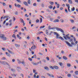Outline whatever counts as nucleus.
I'll use <instances>...</instances> for the list:
<instances>
[{"label": "nucleus", "instance_id": "f257e3e1", "mask_svg": "<svg viewBox=\"0 0 78 78\" xmlns=\"http://www.w3.org/2000/svg\"><path fill=\"white\" fill-rule=\"evenodd\" d=\"M55 29H56L57 31H60L62 33H64V30H62V29L58 28L56 27H54L51 28V30H55Z\"/></svg>", "mask_w": 78, "mask_h": 78}, {"label": "nucleus", "instance_id": "f03ea898", "mask_svg": "<svg viewBox=\"0 0 78 78\" xmlns=\"http://www.w3.org/2000/svg\"><path fill=\"white\" fill-rule=\"evenodd\" d=\"M18 63L20 64H22L23 66H25V62L24 61H20L19 60H18Z\"/></svg>", "mask_w": 78, "mask_h": 78}, {"label": "nucleus", "instance_id": "7ed1b4c3", "mask_svg": "<svg viewBox=\"0 0 78 78\" xmlns=\"http://www.w3.org/2000/svg\"><path fill=\"white\" fill-rule=\"evenodd\" d=\"M53 33L54 35H56V39H58V36H59L60 35H59V34H58V33L57 32H53Z\"/></svg>", "mask_w": 78, "mask_h": 78}, {"label": "nucleus", "instance_id": "20e7f679", "mask_svg": "<svg viewBox=\"0 0 78 78\" xmlns=\"http://www.w3.org/2000/svg\"><path fill=\"white\" fill-rule=\"evenodd\" d=\"M65 41L66 43V44H67L68 45H69V47H72V45L70 44L69 42L66 41Z\"/></svg>", "mask_w": 78, "mask_h": 78}, {"label": "nucleus", "instance_id": "39448f33", "mask_svg": "<svg viewBox=\"0 0 78 78\" xmlns=\"http://www.w3.org/2000/svg\"><path fill=\"white\" fill-rule=\"evenodd\" d=\"M58 64H59V65H60V66H61V67L62 68H64V66H62L63 65V63H62L61 62H60L58 63Z\"/></svg>", "mask_w": 78, "mask_h": 78}, {"label": "nucleus", "instance_id": "423d86ee", "mask_svg": "<svg viewBox=\"0 0 78 78\" xmlns=\"http://www.w3.org/2000/svg\"><path fill=\"white\" fill-rule=\"evenodd\" d=\"M6 62H2L0 61V63L3 65H6Z\"/></svg>", "mask_w": 78, "mask_h": 78}, {"label": "nucleus", "instance_id": "0eeeda50", "mask_svg": "<svg viewBox=\"0 0 78 78\" xmlns=\"http://www.w3.org/2000/svg\"><path fill=\"white\" fill-rule=\"evenodd\" d=\"M44 68L45 70H47V71H48L49 70V68L47 66H45L44 67Z\"/></svg>", "mask_w": 78, "mask_h": 78}, {"label": "nucleus", "instance_id": "6e6552de", "mask_svg": "<svg viewBox=\"0 0 78 78\" xmlns=\"http://www.w3.org/2000/svg\"><path fill=\"white\" fill-rule=\"evenodd\" d=\"M7 50L10 53H11V54H12V55H14V53L11 51L10 50Z\"/></svg>", "mask_w": 78, "mask_h": 78}, {"label": "nucleus", "instance_id": "1a4fd4ad", "mask_svg": "<svg viewBox=\"0 0 78 78\" xmlns=\"http://www.w3.org/2000/svg\"><path fill=\"white\" fill-rule=\"evenodd\" d=\"M33 48L34 50L36 48V46L35 45H33L31 47V49H33Z\"/></svg>", "mask_w": 78, "mask_h": 78}, {"label": "nucleus", "instance_id": "9d476101", "mask_svg": "<svg viewBox=\"0 0 78 78\" xmlns=\"http://www.w3.org/2000/svg\"><path fill=\"white\" fill-rule=\"evenodd\" d=\"M0 36L2 38V39L3 38L5 37V35L3 34H0Z\"/></svg>", "mask_w": 78, "mask_h": 78}, {"label": "nucleus", "instance_id": "9b49d317", "mask_svg": "<svg viewBox=\"0 0 78 78\" xmlns=\"http://www.w3.org/2000/svg\"><path fill=\"white\" fill-rule=\"evenodd\" d=\"M54 68H55V69H56V70H58V69H59V67H58V66H54Z\"/></svg>", "mask_w": 78, "mask_h": 78}, {"label": "nucleus", "instance_id": "f8f14e48", "mask_svg": "<svg viewBox=\"0 0 78 78\" xmlns=\"http://www.w3.org/2000/svg\"><path fill=\"white\" fill-rule=\"evenodd\" d=\"M5 54H6V55H7L8 56H9V57H10V56H11L10 54H9L8 53V52H5Z\"/></svg>", "mask_w": 78, "mask_h": 78}, {"label": "nucleus", "instance_id": "ddd939ff", "mask_svg": "<svg viewBox=\"0 0 78 78\" xmlns=\"http://www.w3.org/2000/svg\"><path fill=\"white\" fill-rule=\"evenodd\" d=\"M23 3L26 6H28V3L26 2H23Z\"/></svg>", "mask_w": 78, "mask_h": 78}, {"label": "nucleus", "instance_id": "4468645a", "mask_svg": "<svg viewBox=\"0 0 78 78\" xmlns=\"http://www.w3.org/2000/svg\"><path fill=\"white\" fill-rule=\"evenodd\" d=\"M63 58L64 59H65V60H67V57L65 56H63Z\"/></svg>", "mask_w": 78, "mask_h": 78}, {"label": "nucleus", "instance_id": "2eb2a0df", "mask_svg": "<svg viewBox=\"0 0 78 78\" xmlns=\"http://www.w3.org/2000/svg\"><path fill=\"white\" fill-rule=\"evenodd\" d=\"M68 2L70 4H72V1L71 0H69Z\"/></svg>", "mask_w": 78, "mask_h": 78}, {"label": "nucleus", "instance_id": "dca6fc26", "mask_svg": "<svg viewBox=\"0 0 78 78\" xmlns=\"http://www.w3.org/2000/svg\"><path fill=\"white\" fill-rule=\"evenodd\" d=\"M32 63L33 65H35V66H37V63H35L34 62H32Z\"/></svg>", "mask_w": 78, "mask_h": 78}, {"label": "nucleus", "instance_id": "f3484780", "mask_svg": "<svg viewBox=\"0 0 78 78\" xmlns=\"http://www.w3.org/2000/svg\"><path fill=\"white\" fill-rule=\"evenodd\" d=\"M5 19H7L8 18H9V19H10V17L9 16H5Z\"/></svg>", "mask_w": 78, "mask_h": 78}, {"label": "nucleus", "instance_id": "a211bd4d", "mask_svg": "<svg viewBox=\"0 0 78 78\" xmlns=\"http://www.w3.org/2000/svg\"><path fill=\"white\" fill-rule=\"evenodd\" d=\"M54 22L56 23V22H59V20L57 19L55 20L54 21Z\"/></svg>", "mask_w": 78, "mask_h": 78}, {"label": "nucleus", "instance_id": "6ab92c4d", "mask_svg": "<svg viewBox=\"0 0 78 78\" xmlns=\"http://www.w3.org/2000/svg\"><path fill=\"white\" fill-rule=\"evenodd\" d=\"M2 39L3 40H4V41H6V39H7V38L6 37H4L2 38Z\"/></svg>", "mask_w": 78, "mask_h": 78}, {"label": "nucleus", "instance_id": "aec40b11", "mask_svg": "<svg viewBox=\"0 0 78 78\" xmlns=\"http://www.w3.org/2000/svg\"><path fill=\"white\" fill-rule=\"evenodd\" d=\"M16 37H18V39H21V37H20V36H19V34H17V35Z\"/></svg>", "mask_w": 78, "mask_h": 78}, {"label": "nucleus", "instance_id": "412c9836", "mask_svg": "<svg viewBox=\"0 0 78 78\" xmlns=\"http://www.w3.org/2000/svg\"><path fill=\"white\" fill-rule=\"evenodd\" d=\"M59 39H60L61 40H63V41H64V39L61 36H60L59 37Z\"/></svg>", "mask_w": 78, "mask_h": 78}, {"label": "nucleus", "instance_id": "4be33fe9", "mask_svg": "<svg viewBox=\"0 0 78 78\" xmlns=\"http://www.w3.org/2000/svg\"><path fill=\"white\" fill-rule=\"evenodd\" d=\"M48 8H49V9H52V8H53V6L51 5H49L48 6Z\"/></svg>", "mask_w": 78, "mask_h": 78}, {"label": "nucleus", "instance_id": "5701e85b", "mask_svg": "<svg viewBox=\"0 0 78 78\" xmlns=\"http://www.w3.org/2000/svg\"><path fill=\"white\" fill-rule=\"evenodd\" d=\"M67 66L68 67H70V66H71V65H70V64L69 63H67Z\"/></svg>", "mask_w": 78, "mask_h": 78}, {"label": "nucleus", "instance_id": "b1692460", "mask_svg": "<svg viewBox=\"0 0 78 78\" xmlns=\"http://www.w3.org/2000/svg\"><path fill=\"white\" fill-rule=\"evenodd\" d=\"M15 45L16 47H19L20 46V45L17 44H15Z\"/></svg>", "mask_w": 78, "mask_h": 78}, {"label": "nucleus", "instance_id": "393cba45", "mask_svg": "<svg viewBox=\"0 0 78 78\" xmlns=\"http://www.w3.org/2000/svg\"><path fill=\"white\" fill-rule=\"evenodd\" d=\"M34 58H36V55H34L31 58H32L33 59L34 58Z\"/></svg>", "mask_w": 78, "mask_h": 78}, {"label": "nucleus", "instance_id": "a878e982", "mask_svg": "<svg viewBox=\"0 0 78 78\" xmlns=\"http://www.w3.org/2000/svg\"><path fill=\"white\" fill-rule=\"evenodd\" d=\"M67 76L69 77H71V74H70V73H68L67 75Z\"/></svg>", "mask_w": 78, "mask_h": 78}, {"label": "nucleus", "instance_id": "bb28decb", "mask_svg": "<svg viewBox=\"0 0 78 78\" xmlns=\"http://www.w3.org/2000/svg\"><path fill=\"white\" fill-rule=\"evenodd\" d=\"M75 73L76 75H78V71H76L75 72Z\"/></svg>", "mask_w": 78, "mask_h": 78}, {"label": "nucleus", "instance_id": "cd10ccee", "mask_svg": "<svg viewBox=\"0 0 78 78\" xmlns=\"http://www.w3.org/2000/svg\"><path fill=\"white\" fill-rule=\"evenodd\" d=\"M49 3H50V4L51 5H53V2H51V1L49 2Z\"/></svg>", "mask_w": 78, "mask_h": 78}, {"label": "nucleus", "instance_id": "c85d7f7f", "mask_svg": "<svg viewBox=\"0 0 78 78\" xmlns=\"http://www.w3.org/2000/svg\"><path fill=\"white\" fill-rule=\"evenodd\" d=\"M12 37L14 38H15V39H16V35H15V34H13L12 35Z\"/></svg>", "mask_w": 78, "mask_h": 78}, {"label": "nucleus", "instance_id": "c756f323", "mask_svg": "<svg viewBox=\"0 0 78 78\" xmlns=\"http://www.w3.org/2000/svg\"><path fill=\"white\" fill-rule=\"evenodd\" d=\"M46 33L47 34V35H48V34H49L48 32V30H46Z\"/></svg>", "mask_w": 78, "mask_h": 78}, {"label": "nucleus", "instance_id": "7c9ffc66", "mask_svg": "<svg viewBox=\"0 0 78 78\" xmlns=\"http://www.w3.org/2000/svg\"><path fill=\"white\" fill-rule=\"evenodd\" d=\"M11 70L12 71V72H15L16 71V70L13 69H11Z\"/></svg>", "mask_w": 78, "mask_h": 78}, {"label": "nucleus", "instance_id": "2f4dec72", "mask_svg": "<svg viewBox=\"0 0 78 78\" xmlns=\"http://www.w3.org/2000/svg\"><path fill=\"white\" fill-rule=\"evenodd\" d=\"M20 20L21 21V22L22 23H24V21H23V19H21Z\"/></svg>", "mask_w": 78, "mask_h": 78}, {"label": "nucleus", "instance_id": "473e14b6", "mask_svg": "<svg viewBox=\"0 0 78 78\" xmlns=\"http://www.w3.org/2000/svg\"><path fill=\"white\" fill-rule=\"evenodd\" d=\"M51 61L53 63H55V60H54V59L52 58Z\"/></svg>", "mask_w": 78, "mask_h": 78}, {"label": "nucleus", "instance_id": "72a5a7b5", "mask_svg": "<svg viewBox=\"0 0 78 78\" xmlns=\"http://www.w3.org/2000/svg\"><path fill=\"white\" fill-rule=\"evenodd\" d=\"M74 29H76V27L75 26H73L72 28V30H74Z\"/></svg>", "mask_w": 78, "mask_h": 78}, {"label": "nucleus", "instance_id": "f704fd0d", "mask_svg": "<svg viewBox=\"0 0 78 78\" xmlns=\"http://www.w3.org/2000/svg\"><path fill=\"white\" fill-rule=\"evenodd\" d=\"M66 5L68 7V8H70V5H69L67 4H66Z\"/></svg>", "mask_w": 78, "mask_h": 78}, {"label": "nucleus", "instance_id": "c9c22d12", "mask_svg": "<svg viewBox=\"0 0 78 78\" xmlns=\"http://www.w3.org/2000/svg\"><path fill=\"white\" fill-rule=\"evenodd\" d=\"M73 76L75 78H78V77H77V76H76L75 75H73Z\"/></svg>", "mask_w": 78, "mask_h": 78}, {"label": "nucleus", "instance_id": "e433bc0d", "mask_svg": "<svg viewBox=\"0 0 78 78\" xmlns=\"http://www.w3.org/2000/svg\"><path fill=\"white\" fill-rule=\"evenodd\" d=\"M36 23H39V20L38 19L37 20H36Z\"/></svg>", "mask_w": 78, "mask_h": 78}, {"label": "nucleus", "instance_id": "4c0bfd02", "mask_svg": "<svg viewBox=\"0 0 78 78\" xmlns=\"http://www.w3.org/2000/svg\"><path fill=\"white\" fill-rule=\"evenodd\" d=\"M40 23H42V18H40Z\"/></svg>", "mask_w": 78, "mask_h": 78}, {"label": "nucleus", "instance_id": "58836bf2", "mask_svg": "<svg viewBox=\"0 0 78 78\" xmlns=\"http://www.w3.org/2000/svg\"><path fill=\"white\" fill-rule=\"evenodd\" d=\"M65 11L66 13H68V11H67V9H65Z\"/></svg>", "mask_w": 78, "mask_h": 78}, {"label": "nucleus", "instance_id": "ea45409f", "mask_svg": "<svg viewBox=\"0 0 78 78\" xmlns=\"http://www.w3.org/2000/svg\"><path fill=\"white\" fill-rule=\"evenodd\" d=\"M70 21L72 23H74V21L73 20H71Z\"/></svg>", "mask_w": 78, "mask_h": 78}, {"label": "nucleus", "instance_id": "a19ab883", "mask_svg": "<svg viewBox=\"0 0 78 78\" xmlns=\"http://www.w3.org/2000/svg\"><path fill=\"white\" fill-rule=\"evenodd\" d=\"M57 8H59V4H58L57 5Z\"/></svg>", "mask_w": 78, "mask_h": 78}, {"label": "nucleus", "instance_id": "79ce46f5", "mask_svg": "<svg viewBox=\"0 0 78 78\" xmlns=\"http://www.w3.org/2000/svg\"><path fill=\"white\" fill-rule=\"evenodd\" d=\"M71 11H75V7H73V9L71 8Z\"/></svg>", "mask_w": 78, "mask_h": 78}, {"label": "nucleus", "instance_id": "37998d69", "mask_svg": "<svg viewBox=\"0 0 78 78\" xmlns=\"http://www.w3.org/2000/svg\"><path fill=\"white\" fill-rule=\"evenodd\" d=\"M28 59H29V60L30 61H33V60L31 59V58H29Z\"/></svg>", "mask_w": 78, "mask_h": 78}, {"label": "nucleus", "instance_id": "c03bdc74", "mask_svg": "<svg viewBox=\"0 0 78 78\" xmlns=\"http://www.w3.org/2000/svg\"><path fill=\"white\" fill-rule=\"evenodd\" d=\"M50 68H51V69H53V70H54V66L53 67L51 66Z\"/></svg>", "mask_w": 78, "mask_h": 78}, {"label": "nucleus", "instance_id": "a18cd8bd", "mask_svg": "<svg viewBox=\"0 0 78 78\" xmlns=\"http://www.w3.org/2000/svg\"><path fill=\"white\" fill-rule=\"evenodd\" d=\"M9 8H10V9H12V6L11 5H9Z\"/></svg>", "mask_w": 78, "mask_h": 78}, {"label": "nucleus", "instance_id": "49530a36", "mask_svg": "<svg viewBox=\"0 0 78 78\" xmlns=\"http://www.w3.org/2000/svg\"><path fill=\"white\" fill-rule=\"evenodd\" d=\"M17 7H18V8H20V6H21V5H19V4H17Z\"/></svg>", "mask_w": 78, "mask_h": 78}, {"label": "nucleus", "instance_id": "de8ad7c7", "mask_svg": "<svg viewBox=\"0 0 78 78\" xmlns=\"http://www.w3.org/2000/svg\"><path fill=\"white\" fill-rule=\"evenodd\" d=\"M63 37H64L65 40H67V38L66 37V35L63 36Z\"/></svg>", "mask_w": 78, "mask_h": 78}, {"label": "nucleus", "instance_id": "09e8293b", "mask_svg": "<svg viewBox=\"0 0 78 78\" xmlns=\"http://www.w3.org/2000/svg\"><path fill=\"white\" fill-rule=\"evenodd\" d=\"M36 71L34 69H33V72L34 73H36Z\"/></svg>", "mask_w": 78, "mask_h": 78}, {"label": "nucleus", "instance_id": "8fccbe9b", "mask_svg": "<svg viewBox=\"0 0 78 78\" xmlns=\"http://www.w3.org/2000/svg\"><path fill=\"white\" fill-rule=\"evenodd\" d=\"M33 5L34 6H36V3H33Z\"/></svg>", "mask_w": 78, "mask_h": 78}, {"label": "nucleus", "instance_id": "3c124183", "mask_svg": "<svg viewBox=\"0 0 78 78\" xmlns=\"http://www.w3.org/2000/svg\"><path fill=\"white\" fill-rule=\"evenodd\" d=\"M51 76V77H52V78H54V76H53V75L52 74H50V76Z\"/></svg>", "mask_w": 78, "mask_h": 78}, {"label": "nucleus", "instance_id": "603ef678", "mask_svg": "<svg viewBox=\"0 0 78 78\" xmlns=\"http://www.w3.org/2000/svg\"><path fill=\"white\" fill-rule=\"evenodd\" d=\"M15 14V15H18V12H16Z\"/></svg>", "mask_w": 78, "mask_h": 78}, {"label": "nucleus", "instance_id": "864d4df0", "mask_svg": "<svg viewBox=\"0 0 78 78\" xmlns=\"http://www.w3.org/2000/svg\"><path fill=\"white\" fill-rule=\"evenodd\" d=\"M39 55H41L42 56V55H43V54H42V53H41V52H39L38 53Z\"/></svg>", "mask_w": 78, "mask_h": 78}, {"label": "nucleus", "instance_id": "5fc2aeb1", "mask_svg": "<svg viewBox=\"0 0 78 78\" xmlns=\"http://www.w3.org/2000/svg\"><path fill=\"white\" fill-rule=\"evenodd\" d=\"M16 1H17L19 3H21V1L20 0H16Z\"/></svg>", "mask_w": 78, "mask_h": 78}, {"label": "nucleus", "instance_id": "6e6d98bb", "mask_svg": "<svg viewBox=\"0 0 78 78\" xmlns=\"http://www.w3.org/2000/svg\"><path fill=\"white\" fill-rule=\"evenodd\" d=\"M12 76H16V75L15 74H11Z\"/></svg>", "mask_w": 78, "mask_h": 78}, {"label": "nucleus", "instance_id": "4d7b16f0", "mask_svg": "<svg viewBox=\"0 0 78 78\" xmlns=\"http://www.w3.org/2000/svg\"><path fill=\"white\" fill-rule=\"evenodd\" d=\"M2 5L3 6H6V4L4 2L2 3Z\"/></svg>", "mask_w": 78, "mask_h": 78}, {"label": "nucleus", "instance_id": "13d9d810", "mask_svg": "<svg viewBox=\"0 0 78 78\" xmlns=\"http://www.w3.org/2000/svg\"><path fill=\"white\" fill-rule=\"evenodd\" d=\"M5 64H6L7 65H8V66H10L9 64L7 62H6Z\"/></svg>", "mask_w": 78, "mask_h": 78}, {"label": "nucleus", "instance_id": "bf43d9fd", "mask_svg": "<svg viewBox=\"0 0 78 78\" xmlns=\"http://www.w3.org/2000/svg\"><path fill=\"white\" fill-rule=\"evenodd\" d=\"M43 61L44 62H46V60H45V59H43Z\"/></svg>", "mask_w": 78, "mask_h": 78}, {"label": "nucleus", "instance_id": "052dcab7", "mask_svg": "<svg viewBox=\"0 0 78 78\" xmlns=\"http://www.w3.org/2000/svg\"><path fill=\"white\" fill-rule=\"evenodd\" d=\"M68 9L69 12H71L70 10V8H68Z\"/></svg>", "mask_w": 78, "mask_h": 78}, {"label": "nucleus", "instance_id": "680f3d73", "mask_svg": "<svg viewBox=\"0 0 78 78\" xmlns=\"http://www.w3.org/2000/svg\"><path fill=\"white\" fill-rule=\"evenodd\" d=\"M46 11L48 12H50V10L49 9H47L46 10Z\"/></svg>", "mask_w": 78, "mask_h": 78}, {"label": "nucleus", "instance_id": "e2e57ef3", "mask_svg": "<svg viewBox=\"0 0 78 78\" xmlns=\"http://www.w3.org/2000/svg\"><path fill=\"white\" fill-rule=\"evenodd\" d=\"M46 59L48 60V61L49 59V58L48 57H46Z\"/></svg>", "mask_w": 78, "mask_h": 78}, {"label": "nucleus", "instance_id": "0e129e2a", "mask_svg": "<svg viewBox=\"0 0 78 78\" xmlns=\"http://www.w3.org/2000/svg\"><path fill=\"white\" fill-rule=\"evenodd\" d=\"M27 2L28 4H30V1L28 0L27 1Z\"/></svg>", "mask_w": 78, "mask_h": 78}, {"label": "nucleus", "instance_id": "69168bd1", "mask_svg": "<svg viewBox=\"0 0 78 78\" xmlns=\"http://www.w3.org/2000/svg\"><path fill=\"white\" fill-rule=\"evenodd\" d=\"M12 62H15V59H13L12 60Z\"/></svg>", "mask_w": 78, "mask_h": 78}, {"label": "nucleus", "instance_id": "338daca9", "mask_svg": "<svg viewBox=\"0 0 78 78\" xmlns=\"http://www.w3.org/2000/svg\"><path fill=\"white\" fill-rule=\"evenodd\" d=\"M60 21H61V22H64V20H63L62 19H61L60 20Z\"/></svg>", "mask_w": 78, "mask_h": 78}, {"label": "nucleus", "instance_id": "774afa93", "mask_svg": "<svg viewBox=\"0 0 78 78\" xmlns=\"http://www.w3.org/2000/svg\"><path fill=\"white\" fill-rule=\"evenodd\" d=\"M75 2H76V3H78V0H75Z\"/></svg>", "mask_w": 78, "mask_h": 78}]
</instances>
